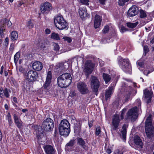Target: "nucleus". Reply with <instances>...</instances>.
Returning <instances> with one entry per match:
<instances>
[{
	"label": "nucleus",
	"instance_id": "obj_1",
	"mask_svg": "<svg viewBox=\"0 0 154 154\" xmlns=\"http://www.w3.org/2000/svg\"><path fill=\"white\" fill-rule=\"evenodd\" d=\"M72 78L71 75L68 73L63 74L57 79L58 85L62 88L66 87L72 82Z\"/></svg>",
	"mask_w": 154,
	"mask_h": 154
},
{
	"label": "nucleus",
	"instance_id": "obj_2",
	"mask_svg": "<svg viewBox=\"0 0 154 154\" xmlns=\"http://www.w3.org/2000/svg\"><path fill=\"white\" fill-rule=\"evenodd\" d=\"M152 115L149 114L145 122V132L149 138L154 137V124L152 123Z\"/></svg>",
	"mask_w": 154,
	"mask_h": 154
},
{
	"label": "nucleus",
	"instance_id": "obj_3",
	"mask_svg": "<svg viewBox=\"0 0 154 154\" xmlns=\"http://www.w3.org/2000/svg\"><path fill=\"white\" fill-rule=\"evenodd\" d=\"M59 129L60 135L67 137L70 132V123L66 120H62L59 125Z\"/></svg>",
	"mask_w": 154,
	"mask_h": 154
},
{
	"label": "nucleus",
	"instance_id": "obj_4",
	"mask_svg": "<svg viewBox=\"0 0 154 154\" xmlns=\"http://www.w3.org/2000/svg\"><path fill=\"white\" fill-rule=\"evenodd\" d=\"M54 22L56 27L59 30L68 28V23L61 15H58L54 18Z\"/></svg>",
	"mask_w": 154,
	"mask_h": 154
},
{
	"label": "nucleus",
	"instance_id": "obj_5",
	"mask_svg": "<svg viewBox=\"0 0 154 154\" xmlns=\"http://www.w3.org/2000/svg\"><path fill=\"white\" fill-rule=\"evenodd\" d=\"M118 63L119 66L124 72L131 73L132 69L128 59H123L122 57H119Z\"/></svg>",
	"mask_w": 154,
	"mask_h": 154
},
{
	"label": "nucleus",
	"instance_id": "obj_6",
	"mask_svg": "<svg viewBox=\"0 0 154 154\" xmlns=\"http://www.w3.org/2000/svg\"><path fill=\"white\" fill-rule=\"evenodd\" d=\"M54 126L53 121L50 118H48L43 122L41 128L45 131H50L53 130Z\"/></svg>",
	"mask_w": 154,
	"mask_h": 154
},
{
	"label": "nucleus",
	"instance_id": "obj_7",
	"mask_svg": "<svg viewBox=\"0 0 154 154\" xmlns=\"http://www.w3.org/2000/svg\"><path fill=\"white\" fill-rule=\"evenodd\" d=\"M137 117V107L135 106L128 111L125 116V119L126 120L130 119L132 121H134Z\"/></svg>",
	"mask_w": 154,
	"mask_h": 154
},
{
	"label": "nucleus",
	"instance_id": "obj_8",
	"mask_svg": "<svg viewBox=\"0 0 154 154\" xmlns=\"http://www.w3.org/2000/svg\"><path fill=\"white\" fill-rule=\"evenodd\" d=\"M94 67V65L91 60H88L86 62L84 72L85 73L87 78H88L89 75L91 74Z\"/></svg>",
	"mask_w": 154,
	"mask_h": 154
},
{
	"label": "nucleus",
	"instance_id": "obj_9",
	"mask_svg": "<svg viewBox=\"0 0 154 154\" xmlns=\"http://www.w3.org/2000/svg\"><path fill=\"white\" fill-rule=\"evenodd\" d=\"M120 121L119 116L118 114H116L113 116L111 125L112 130L114 131L117 130L120 124Z\"/></svg>",
	"mask_w": 154,
	"mask_h": 154
},
{
	"label": "nucleus",
	"instance_id": "obj_10",
	"mask_svg": "<svg viewBox=\"0 0 154 154\" xmlns=\"http://www.w3.org/2000/svg\"><path fill=\"white\" fill-rule=\"evenodd\" d=\"M51 71H49L47 73L46 80L43 86L41 88V89L45 93H46L47 92V90L49 88L51 82Z\"/></svg>",
	"mask_w": 154,
	"mask_h": 154
},
{
	"label": "nucleus",
	"instance_id": "obj_11",
	"mask_svg": "<svg viewBox=\"0 0 154 154\" xmlns=\"http://www.w3.org/2000/svg\"><path fill=\"white\" fill-rule=\"evenodd\" d=\"M26 78L29 82L36 81L38 77L37 72L32 70L29 71L26 73Z\"/></svg>",
	"mask_w": 154,
	"mask_h": 154
},
{
	"label": "nucleus",
	"instance_id": "obj_12",
	"mask_svg": "<svg viewBox=\"0 0 154 154\" xmlns=\"http://www.w3.org/2000/svg\"><path fill=\"white\" fill-rule=\"evenodd\" d=\"M77 86L79 91L82 94H86L89 92L88 86L85 83L79 82L77 84Z\"/></svg>",
	"mask_w": 154,
	"mask_h": 154
},
{
	"label": "nucleus",
	"instance_id": "obj_13",
	"mask_svg": "<svg viewBox=\"0 0 154 154\" xmlns=\"http://www.w3.org/2000/svg\"><path fill=\"white\" fill-rule=\"evenodd\" d=\"M100 83L97 78L92 76L91 77V86L94 92L96 93L99 87Z\"/></svg>",
	"mask_w": 154,
	"mask_h": 154
},
{
	"label": "nucleus",
	"instance_id": "obj_14",
	"mask_svg": "<svg viewBox=\"0 0 154 154\" xmlns=\"http://www.w3.org/2000/svg\"><path fill=\"white\" fill-rule=\"evenodd\" d=\"M143 94L144 99L147 103H150L151 98L153 96V92L151 90L146 89L143 90Z\"/></svg>",
	"mask_w": 154,
	"mask_h": 154
},
{
	"label": "nucleus",
	"instance_id": "obj_15",
	"mask_svg": "<svg viewBox=\"0 0 154 154\" xmlns=\"http://www.w3.org/2000/svg\"><path fill=\"white\" fill-rule=\"evenodd\" d=\"M134 141L135 144L134 148L138 150L143 147V143L140 137L137 135L134 136Z\"/></svg>",
	"mask_w": 154,
	"mask_h": 154
},
{
	"label": "nucleus",
	"instance_id": "obj_16",
	"mask_svg": "<svg viewBox=\"0 0 154 154\" xmlns=\"http://www.w3.org/2000/svg\"><path fill=\"white\" fill-rule=\"evenodd\" d=\"M52 9L51 4L48 2L44 3L41 7V12L44 14H48Z\"/></svg>",
	"mask_w": 154,
	"mask_h": 154
},
{
	"label": "nucleus",
	"instance_id": "obj_17",
	"mask_svg": "<svg viewBox=\"0 0 154 154\" xmlns=\"http://www.w3.org/2000/svg\"><path fill=\"white\" fill-rule=\"evenodd\" d=\"M79 13L80 17L82 20H85L90 17V15L87 12L86 8L85 7L79 8Z\"/></svg>",
	"mask_w": 154,
	"mask_h": 154
},
{
	"label": "nucleus",
	"instance_id": "obj_18",
	"mask_svg": "<svg viewBox=\"0 0 154 154\" xmlns=\"http://www.w3.org/2000/svg\"><path fill=\"white\" fill-rule=\"evenodd\" d=\"M13 118L14 123L17 127L19 129L22 128L23 126V122L20 117L18 115L14 114L13 115Z\"/></svg>",
	"mask_w": 154,
	"mask_h": 154
},
{
	"label": "nucleus",
	"instance_id": "obj_19",
	"mask_svg": "<svg viewBox=\"0 0 154 154\" xmlns=\"http://www.w3.org/2000/svg\"><path fill=\"white\" fill-rule=\"evenodd\" d=\"M138 12L137 8L135 5H133L128 10L127 15L129 17H133L136 15Z\"/></svg>",
	"mask_w": 154,
	"mask_h": 154
},
{
	"label": "nucleus",
	"instance_id": "obj_20",
	"mask_svg": "<svg viewBox=\"0 0 154 154\" xmlns=\"http://www.w3.org/2000/svg\"><path fill=\"white\" fill-rule=\"evenodd\" d=\"M43 148L46 154H54L55 150L53 147L50 145H46Z\"/></svg>",
	"mask_w": 154,
	"mask_h": 154
},
{
	"label": "nucleus",
	"instance_id": "obj_21",
	"mask_svg": "<svg viewBox=\"0 0 154 154\" xmlns=\"http://www.w3.org/2000/svg\"><path fill=\"white\" fill-rule=\"evenodd\" d=\"M32 67L34 70L37 71H40L43 68L42 64L40 61L35 62L33 63Z\"/></svg>",
	"mask_w": 154,
	"mask_h": 154
},
{
	"label": "nucleus",
	"instance_id": "obj_22",
	"mask_svg": "<svg viewBox=\"0 0 154 154\" xmlns=\"http://www.w3.org/2000/svg\"><path fill=\"white\" fill-rule=\"evenodd\" d=\"M102 21L101 17L98 15L96 14L95 17L94 21V27L95 29L98 28Z\"/></svg>",
	"mask_w": 154,
	"mask_h": 154
},
{
	"label": "nucleus",
	"instance_id": "obj_23",
	"mask_svg": "<svg viewBox=\"0 0 154 154\" xmlns=\"http://www.w3.org/2000/svg\"><path fill=\"white\" fill-rule=\"evenodd\" d=\"M0 93L3 92L4 93V94H3L2 93H0V97L2 98H3L5 97L6 98H9L10 96L9 94V93H10L11 92V91L10 89H8L7 88H5L4 89V91H2V90L0 91Z\"/></svg>",
	"mask_w": 154,
	"mask_h": 154
},
{
	"label": "nucleus",
	"instance_id": "obj_24",
	"mask_svg": "<svg viewBox=\"0 0 154 154\" xmlns=\"http://www.w3.org/2000/svg\"><path fill=\"white\" fill-rule=\"evenodd\" d=\"M114 89L113 87L111 86L109 87L108 89L106 90L105 94V98L106 100H107L110 97Z\"/></svg>",
	"mask_w": 154,
	"mask_h": 154
},
{
	"label": "nucleus",
	"instance_id": "obj_25",
	"mask_svg": "<svg viewBox=\"0 0 154 154\" xmlns=\"http://www.w3.org/2000/svg\"><path fill=\"white\" fill-rule=\"evenodd\" d=\"M81 125L82 124L80 123L74 125V132L75 134L79 135L81 131Z\"/></svg>",
	"mask_w": 154,
	"mask_h": 154
},
{
	"label": "nucleus",
	"instance_id": "obj_26",
	"mask_svg": "<svg viewBox=\"0 0 154 154\" xmlns=\"http://www.w3.org/2000/svg\"><path fill=\"white\" fill-rule=\"evenodd\" d=\"M77 144L81 146L83 148L85 149L86 148V146L85 145V143L84 140L81 137L77 138Z\"/></svg>",
	"mask_w": 154,
	"mask_h": 154
},
{
	"label": "nucleus",
	"instance_id": "obj_27",
	"mask_svg": "<svg viewBox=\"0 0 154 154\" xmlns=\"http://www.w3.org/2000/svg\"><path fill=\"white\" fill-rule=\"evenodd\" d=\"M18 37L17 32L16 31H13L11 33V38L12 41L16 40Z\"/></svg>",
	"mask_w": 154,
	"mask_h": 154
},
{
	"label": "nucleus",
	"instance_id": "obj_28",
	"mask_svg": "<svg viewBox=\"0 0 154 154\" xmlns=\"http://www.w3.org/2000/svg\"><path fill=\"white\" fill-rule=\"evenodd\" d=\"M126 128V125L125 124H124L122 127V130L121 131V133L122 136V137L124 141L126 140V134L127 133Z\"/></svg>",
	"mask_w": 154,
	"mask_h": 154
},
{
	"label": "nucleus",
	"instance_id": "obj_29",
	"mask_svg": "<svg viewBox=\"0 0 154 154\" xmlns=\"http://www.w3.org/2000/svg\"><path fill=\"white\" fill-rule=\"evenodd\" d=\"M103 77L106 84H107L110 81L111 79L110 76L107 73H103Z\"/></svg>",
	"mask_w": 154,
	"mask_h": 154
},
{
	"label": "nucleus",
	"instance_id": "obj_30",
	"mask_svg": "<svg viewBox=\"0 0 154 154\" xmlns=\"http://www.w3.org/2000/svg\"><path fill=\"white\" fill-rule=\"evenodd\" d=\"M147 13L142 9L139 10V16L141 18H145L147 17Z\"/></svg>",
	"mask_w": 154,
	"mask_h": 154
},
{
	"label": "nucleus",
	"instance_id": "obj_31",
	"mask_svg": "<svg viewBox=\"0 0 154 154\" xmlns=\"http://www.w3.org/2000/svg\"><path fill=\"white\" fill-rule=\"evenodd\" d=\"M6 119L8 121V123L10 126H12L13 122L11 118V116L9 112H8L6 116Z\"/></svg>",
	"mask_w": 154,
	"mask_h": 154
},
{
	"label": "nucleus",
	"instance_id": "obj_32",
	"mask_svg": "<svg viewBox=\"0 0 154 154\" xmlns=\"http://www.w3.org/2000/svg\"><path fill=\"white\" fill-rule=\"evenodd\" d=\"M138 24V22L131 23L128 22L126 23V25L129 28H133L135 27Z\"/></svg>",
	"mask_w": 154,
	"mask_h": 154
},
{
	"label": "nucleus",
	"instance_id": "obj_33",
	"mask_svg": "<svg viewBox=\"0 0 154 154\" xmlns=\"http://www.w3.org/2000/svg\"><path fill=\"white\" fill-rule=\"evenodd\" d=\"M20 53L19 52H17L14 55V60L15 64L17 63L20 57Z\"/></svg>",
	"mask_w": 154,
	"mask_h": 154
},
{
	"label": "nucleus",
	"instance_id": "obj_34",
	"mask_svg": "<svg viewBox=\"0 0 154 154\" xmlns=\"http://www.w3.org/2000/svg\"><path fill=\"white\" fill-rule=\"evenodd\" d=\"M51 38L56 40H60V37L57 34L53 33L51 34Z\"/></svg>",
	"mask_w": 154,
	"mask_h": 154
},
{
	"label": "nucleus",
	"instance_id": "obj_35",
	"mask_svg": "<svg viewBox=\"0 0 154 154\" xmlns=\"http://www.w3.org/2000/svg\"><path fill=\"white\" fill-rule=\"evenodd\" d=\"M64 64V63H60L58 64L57 67L61 70H63L66 69Z\"/></svg>",
	"mask_w": 154,
	"mask_h": 154
},
{
	"label": "nucleus",
	"instance_id": "obj_36",
	"mask_svg": "<svg viewBox=\"0 0 154 154\" xmlns=\"http://www.w3.org/2000/svg\"><path fill=\"white\" fill-rule=\"evenodd\" d=\"M5 25L0 24V33L2 37L4 35L3 32L5 31Z\"/></svg>",
	"mask_w": 154,
	"mask_h": 154
},
{
	"label": "nucleus",
	"instance_id": "obj_37",
	"mask_svg": "<svg viewBox=\"0 0 154 154\" xmlns=\"http://www.w3.org/2000/svg\"><path fill=\"white\" fill-rule=\"evenodd\" d=\"M26 26L29 29H31L33 27L34 24L32 22L31 20H29L27 22L26 24Z\"/></svg>",
	"mask_w": 154,
	"mask_h": 154
},
{
	"label": "nucleus",
	"instance_id": "obj_38",
	"mask_svg": "<svg viewBox=\"0 0 154 154\" xmlns=\"http://www.w3.org/2000/svg\"><path fill=\"white\" fill-rule=\"evenodd\" d=\"M129 1V0H119L118 3L120 6H123L125 5L126 2Z\"/></svg>",
	"mask_w": 154,
	"mask_h": 154
},
{
	"label": "nucleus",
	"instance_id": "obj_39",
	"mask_svg": "<svg viewBox=\"0 0 154 154\" xmlns=\"http://www.w3.org/2000/svg\"><path fill=\"white\" fill-rule=\"evenodd\" d=\"M14 48V45L13 43L11 44L9 48V52L11 54H12Z\"/></svg>",
	"mask_w": 154,
	"mask_h": 154
},
{
	"label": "nucleus",
	"instance_id": "obj_40",
	"mask_svg": "<svg viewBox=\"0 0 154 154\" xmlns=\"http://www.w3.org/2000/svg\"><path fill=\"white\" fill-rule=\"evenodd\" d=\"M74 143L75 140H71L69 142L66 144V146L67 147L68 146L72 147L74 145Z\"/></svg>",
	"mask_w": 154,
	"mask_h": 154
},
{
	"label": "nucleus",
	"instance_id": "obj_41",
	"mask_svg": "<svg viewBox=\"0 0 154 154\" xmlns=\"http://www.w3.org/2000/svg\"><path fill=\"white\" fill-rule=\"evenodd\" d=\"M109 30V27L108 25H106L104 27V29L102 30L103 32L105 34L107 33Z\"/></svg>",
	"mask_w": 154,
	"mask_h": 154
},
{
	"label": "nucleus",
	"instance_id": "obj_42",
	"mask_svg": "<svg viewBox=\"0 0 154 154\" xmlns=\"http://www.w3.org/2000/svg\"><path fill=\"white\" fill-rule=\"evenodd\" d=\"M128 30V29L123 26H121L120 27V31L122 33Z\"/></svg>",
	"mask_w": 154,
	"mask_h": 154
},
{
	"label": "nucleus",
	"instance_id": "obj_43",
	"mask_svg": "<svg viewBox=\"0 0 154 154\" xmlns=\"http://www.w3.org/2000/svg\"><path fill=\"white\" fill-rule=\"evenodd\" d=\"M143 51L144 53V55L146 56V54L149 51V48L148 46L145 45L143 47Z\"/></svg>",
	"mask_w": 154,
	"mask_h": 154
},
{
	"label": "nucleus",
	"instance_id": "obj_44",
	"mask_svg": "<svg viewBox=\"0 0 154 154\" xmlns=\"http://www.w3.org/2000/svg\"><path fill=\"white\" fill-rule=\"evenodd\" d=\"M54 49L56 51H58L59 49V46L58 44L54 43L53 44Z\"/></svg>",
	"mask_w": 154,
	"mask_h": 154
},
{
	"label": "nucleus",
	"instance_id": "obj_45",
	"mask_svg": "<svg viewBox=\"0 0 154 154\" xmlns=\"http://www.w3.org/2000/svg\"><path fill=\"white\" fill-rule=\"evenodd\" d=\"M137 105H138V108L139 109H140L141 107V101L139 99H137L136 101Z\"/></svg>",
	"mask_w": 154,
	"mask_h": 154
},
{
	"label": "nucleus",
	"instance_id": "obj_46",
	"mask_svg": "<svg viewBox=\"0 0 154 154\" xmlns=\"http://www.w3.org/2000/svg\"><path fill=\"white\" fill-rule=\"evenodd\" d=\"M101 132V128L100 127H98L96 128L95 134L97 135H99Z\"/></svg>",
	"mask_w": 154,
	"mask_h": 154
},
{
	"label": "nucleus",
	"instance_id": "obj_47",
	"mask_svg": "<svg viewBox=\"0 0 154 154\" xmlns=\"http://www.w3.org/2000/svg\"><path fill=\"white\" fill-rule=\"evenodd\" d=\"M81 3L82 4L88 5H89L88 0H80Z\"/></svg>",
	"mask_w": 154,
	"mask_h": 154
},
{
	"label": "nucleus",
	"instance_id": "obj_48",
	"mask_svg": "<svg viewBox=\"0 0 154 154\" xmlns=\"http://www.w3.org/2000/svg\"><path fill=\"white\" fill-rule=\"evenodd\" d=\"M137 63L140 67H142L144 65V63L140 61H137Z\"/></svg>",
	"mask_w": 154,
	"mask_h": 154
},
{
	"label": "nucleus",
	"instance_id": "obj_49",
	"mask_svg": "<svg viewBox=\"0 0 154 154\" xmlns=\"http://www.w3.org/2000/svg\"><path fill=\"white\" fill-rule=\"evenodd\" d=\"M8 21L6 18L4 19L3 20L1 21L0 22V24H2L5 25V24L8 22Z\"/></svg>",
	"mask_w": 154,
	"mask_h": 154
},
{
	"label": "nucleus",
	"instance_id": "obj_50",
	"mask_svg": "<svg viewBox=\"0 0 154 154\" xmlns=\"http://www.w3.org/2000/svg\"><path fill=\"white\" fill-rule=\"evenodd\" d=\"M131 94L129 92H128L125 96V101H128L130 98V97Z\"/></svg>",
	"mask_w": 154,
	"mask_h": 154
},
{
	"label": "nucleus",
	"instance_id": "obj_51",
	"mask_svg": "<svg viewBox=\"0 0 154 154\" xmlns=\"http://www.w3.org/2000/svg\"><path fill=\"white\" fill-rule=\"evenodd\" d=\"M63 38L65 41H66L69 43H70L72 41V39L69 37H63Z\"/></svg>",
	"mask_w": 154,
	"mask_h": 154
},
{
	"label": "nucleus",
	"instance_id": "obj_52",
	"mask_svg": "<svg viewBox=\"0 0 154 154\" xmlns=\"http://www.w3.org/2000/svg\"><path fill=\"white\" fill-rule=\"evenodd\" d=\"M105 149L106 150V152L108 154H110L112 152L111 149L109 148H108L106 149V146L105 147Z\"/></svg>",
	"mask_w": 154,
	"mask_h": 154
},
{
	"label": "nucleus",
	"instance_id": "obj_53",
	"mask_svg": "<svg viewBox=\"0 0 154 154\" xmlns=\"http://www.w3.org/2000/svg\"><path fill=\"white\" fill-rule=\"evenodd\" d=\"M5 46H8L9 43V39L8 37H6L5 38Z\"/></svg>",
	"mask_w": 154,
	"mask_h": 154
},
{
	"label": "nucleus",
	"instance_id": "obj_54",
	"mask_svg": "<svg viewBox=\"0 0 154 154\" xmlns=\"http://www.w3.org/2000/svg\"><path fill=\"white\" fill-rule=\"evenodd\" d=\"M93 120H91L90 121H88V125H89V128H91L92 127V126L93 125Z\"/></svg>",
	"mask_w": 154,
	"mask_h": 154
},
{
	"label": "nucleus",
	"instance_id": "obj_55",
	"mask_svg": "<svg viewBox=\"0 0 154 154\" xmlns=\"http://www.w3.org/2000/svg\"><path fill=\"white\" fill-rule=\"evenodd\" d=\"M45 32L46 34H48L51 32V31L50 29H47L45 30Z\"/></svg>",
	"mask_w": 154,
	"mask_h": 154
},
{
	"label": "nucleus",
	"instance_id": "obj_56",
	"mask_svg": "<svg viewBox=\"0 0 154 154\" xmlns=\"http://www.w3.org/2000/svg\"><path fill=\"white\" fill-rule=\"evenodd\" d=\"M100 3L102 5H104L106 0H99Z\"/></svg>",
	"mask_w": 154,
	"mask_h": 154
},
{
	"label": "nucleus",
	"instance_id": "obj_57",
	"mask_svg": "<svg viewBox=\"0 0 154 154\" xmlns=\"http://www.w3.org/2000/svg\"><path fill=\"white\" fill-rule=\"evenodd\" d=\"M19 70L21 72H23L24 71L23 68L21 66H20L19 67Z\"/></svg>",
	"mask_w": 154,
	"mask_h": 154
},
{
	"label": "nucleus",
	"instance_id": "obj_58",
	"mask_svg": "<svg viewBox=\"0 0 154 154\" xmlns=\"http://www.w3.org/2000/svg\"><path fill=\"white\" fill-rule=\"evenodd\" d=\"M71 96L72 97L75 96H76V94L75 92L73 91L72 92V93H71Z\"/></svg>",
	"mask_w": 154,
	"mask_h": 154
},
{
	"label": "nucleus",
	"instance_id": "obj_59",
	"mask_svg": "<svg viewBox=\"0 0 154 154\" xmlns=\"http://www.w3.org/2000/svg\"><path fill=\"white\" fill-rule=\"evenodd\" d=\"M12 25V23L10 21H8L7 25L8 27H10Z\"/></svg>",
	"mask_w": 154,
	"mask_h": 154
},
{
	"label": "nucleus",
	"instance_id": "obj_60",
	"mask_svg": "<svg viewBox=\"0 0 154 154\" xmlns=\"http://www.w3.org/2000/svg\"><path fill=\"white\" fill-rule=\"evenodd\" d=\"M13 101L15 103H18L17 100V99L16 97H14L13 98Z\"/></svg>",
	"mask_w": 154,
	"mask_h": 154
},
{
	"label": "nucleus",
	"instance_id": "obj_61",
	"mask_svg": "<svg viewBox=\"0 0 154 154\" xmlns=\"http://www.w3.org/2000/svg\"><path fill=\"white\" fill-rule=\"evenodd\" d=\"M4 66H2L1 67V70L0 72V73L2 75L3 72V69H4Z\"/></svg>",
	"mask_w": 154,
	"mask_h": 154
},
{
	"label": "nucleus",
	"instance_id": "obj_62",
	"mask_svg": "<svg viewBox=\"0 0 154 154\" xmlns=\"http://www.w3.org/2000/svg\"><path fill=\"white\" fill-rule=\"evenodd\" d=\"M124 114L121 113L120 115V120H122L124 118Z\"/></svg>",
	"mask_w": 154,
	"mask_h": 154
},
{
	"label": "nucleus",
	"instance_id": "obj_63",
	"mask_svg": "<svg viewBox=\"0 0 154 154\" xmlns=\"http://www.w3.org/2000/svg\"><path fill=\"white\" fill-rule=\"evenodd\" d=\"M5 107L6 110H8V106L7 104H5Z\"/></svg>",
	"mask_w": 154,
	"mask_h": 154
},
{
	"label": "nucleus",
	"instance_id": "obj_64",
	"mask_svg": "<svg viewBox=\"0 0 154 154\" xmlns=\"http://www.w3.org/2000/svg\"><path fill=\"white\" fill-rule=\"evenodd\" d=\"M126 111V109H122L121 112V113L125 114Z\"/></svg>",
	"mask_w": 154,
	"mask_h": 154
}]
</instances>
